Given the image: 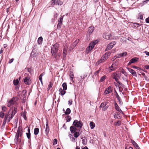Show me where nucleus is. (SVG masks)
I'll return each instance as SVG.
<instances>
[{
    "instance_id": "f257e3e1",
    "label": "nucleus",
    "mask_w": 149,
    "mask_h": 149,
    "mask_svg": "<svg viewBox=\"0 0 149 149\" xmlns=\"http://www.w3.org/2000/svg\"><path fill=\"white\" fill-rule=\"evenodd\" d=\"M17 108L14 107V109H10L8 113L5 115L4 119L7 121V122H9L13 118V117L17 113Z\"/></svg>"
},
{
    "instance_id": "f03ea898",
    "label": "nucleus",
    "mask_w": 149,
    "mask_h": 149,
    "mask_svg": "<svg viewBox=\"0 0 149 149\" xmlns=\"http://www.w3.org/2000/svg\"><path fill=\"white\" fill-rule=\"evenodd\" d=\"M58 47V43H56L52 46L51 49V52L52 56L56 59L58 58L59 56H58L57 54Z\"/></svg>"
},
{
    "instance_id": "7ed1b4c3",
    "label": "nucleus",
    "mask_w": 149,
    "mask_h": 149,
    "mask_svg": "<svg viewBox=\"0 0 149 149\" xmlns=\"http://www.w3.org/2000/svg\"><path fill=\"white\" fill-rule=\"evenodd\" d=\"M70 130L72 133H74V136L75 138H77L79 135V132H76L77 129L75 127L73 126H71L70 127Z\"/></svg>"
},
{
    "instance_id": "20e7f679",
    "label": "nucleus",
    "mask_w": 149,
    "mask_h": 149,
    "mask_svg": "<svg viewBox=\"0 0 149 149\" xmlns=\"http://www.w3.org/2000/svg\"><path fill=\"white\" fill-rule=\"evenodd\" d=\"M75 127L81 128H82L83 126V123L81 121H78L77 120H75L73 124Z\"/></svg>"
},
{
    "instance_id": "39448f33",
    "label": "nucleus",
    "mask_w": 149,
    "mask_h": 149,
    "mask_svg": "<svg viewBox=\"0 0 149 149\" xmlns=\"http://www.w3.org/2000/svg\"><path fill=\"white\" fill-rule=\"evenodd\" d=\"M118 62V61H116L115 63H113L111 66L109 67V70L110 72L115 70L116 68Z\"/></svg>"
},
{
    "instance_id": "423d86ee",
    "label": "nucleus",
    "mask_w": 149,
    "mask_h": 149,
    "mask_svg": "<svg viewBox=\"0 0 149 149\" xmlns=\"http://www.w3.org/2000/svg\"><path fill=\"white\" fill-rule=\"evenodd\" d=\"M22 134V133L20 130H18L16 134L15 138L14 139L15 142H17V140L20 138L19 135L21 136Z\"/></svg>"
},
{
    "instance_id": "0eeeda50",
    "label": "nucleus",
    "mask_w": 149,
    "mask_h": 149,
    "mask_svg": "<svg viewBox=\"0 0 149 149\" xmlns=\"http://www.w3.org/2000/svg\"><path fill=\"white\" fill-rule=\"evenodd\" d=\"M103 37L107 40L111 39L112 37L110 33H104L103 36Z\"/></svg>"
},
{
    "instance_id": "6e6552de",
    "label": "nucleus",
    "mask_w": 149,
    "mask_h": 149,
    "mask_svg": "<svg viewBox=\"0 0 149 149\" xmlns=\"http://www.w3.org/2000/svg\"><path fill=\"white\" fill-rule=\"evenodd\" d=\"M116 42L115 41L112 42L108 45L106 49V51H107L112 49L114 45H115Z\"/></svg>"
},
{
    "instance_id": "1a4fd4ad",
    "label": "nucleus",
    "mask_w": 149,
    "mask_h": 149,
    "mask_svg": "<svg viewBox=\"0 0 149 149\" xmlns=\"http://www.w3.org/2000/svg\"><path fill=\"white\" fill-rule=\"evenodd\" d=\"M24 81L25 84L28 85L30 84L31 83L30 78L28 77H25Z\"/></svg>"
},
{
    "instance_id": "9d476101",
    "label": "nucleus",
    "mask_w": 149,
    "mask_h": 149,
    "mask_svg": "<svg viewBox=\"0 0 149 149\" xmlns=\"http://www.w3.org/2000/svg\"><path fill=\"white\" fill-rule=\"evenodd\" d=\"M115 108L116 110L119 112L121 113H123V112L122 110L120 109L118 104L116 102H115L114 103Z\"/></svg>"
},
{
    "instance_id": "9b49d317",
    "label": "nucleus",
    "mask_w": 149,
    "mask_h": 149,
    "mask_svg": "<svg viewBox=\"0 0 149 149\" xmlns=\"http://www.w3.org/2000/svg\"><path fill=\"white\" fill-rule=\"evenodd\" d=\"M94 47L91 45V43L89 44V46L86 49V52L87 53H88L93 49Z\"/></svg>"
},
{
    "instance_id": "f8f14e48",
    "label": "nucleus",
    "mask_w": 149,
    "mask_h": 149,
    "mask_svg": "<svg viewBox=\"0 0 149 149\" xmlns=\"http://www.w3.org/2000/svg\"><path fill=\"white\" fill-rule=\"evenodd\" d=\"M127 69L128 71L134 76L137 77V75L136 74V72L134 70L129 68H127Z\"/></svg>"
},
{
    "instance_id": "ddd939ff",
    "label": "nucleus",
    "mask_w": 149,
    "mask_h": 149,
    "mask_svg": "<svg viewBox=\"0 0 149 149\" xmlns=\"http://www.w3.org/2000/svg\"><path fill=\"white\" fill-rule=\"evenodd\" d=\"M112 91L111 87V86H109L106 89L104 92V93L106 95L107 94L110 93Z\"/></svg>"
},
{
    "instance_id": "4468645a",
    "label": "nucleus",
    "mask_w": 149,
    "mask_h": 149,
    "mask_svg": "<svg viewBox=\"0 0 149 149\" xmlns=\"http://www.w3.org/2000/svg\"><path fill=\"white\" fill-rule=\"evenodd\" d=\"M94 30V27L93 26H90L89 27L88 33L89 35L91 34Z\"/></svg>"
},
{
    "instance_id": "2eb2a0df",
    "label": "nucleus",
    "mask_w": 149,
    "mask_h": 149,
    "mask_svg": "<svg viewBox=\"0 0 149 149\" xmlns=\"http://www.w3.org/2000/svg\"><path fill=\"white\" fill-rule=\"evenodd\" d=\"M138 58H133L128 63V65H130L131 63H134L138 61Z\"/></svg>"
},
{
    "instance_id": "dca6fc26",
    "label": "nucleus",
    "mask_w": 149,
    "mask_h": 149,
    "mask_svg": "<svg viewBox=\"0 0 149 149\" xmlns=\"http://www.w3.org/2000/svg\"><path fill=\"white\" fill-rule=\"evenodd\" d=\"M18 100V98L17 97H14L10 101L13 104H15Z\"/></svg>"
},
{
    "instance_id": "f3484780",
    "label": "nucleus",
    "mask_w": 149,
    "mask_h": 149,
    "mask_svg": "<svg viewBox=\"0 0 149 149\" xmlns=\"http://www.w3.org/2000/svg\"><path fill=\"white\" fill-rule=\"evenodd\" d=\"M79 42V40H76L72 44V46L71 47L70 49V50H72L76 45Z\"/></svg>"
},
{
    "instance_id": "a211bd4d",
    "label": "nucleus",
    "mask_w": 149,
    "mask_h": 149,
    "mask_svg": "<svg viewBox=\"0 0 149 149\" xmlns=\"http://www.w3.org/2000/svg\"><path fill=\"white\" fill-rule=\"evenodd\" d=\"M127 54L126 52H124L123 53L118 54L117 55L116 58H119L121 57H123L126 56Z\"/></svg>"
},
{
    "instance_id": "6ab92c4d",
    "label": "nucleus",
    "mask_w": 149,
    "mask_h": 149,
    "mask_svg": "<svg viewBox=\"0 0 149 149\" xmlns=\"http://www.w3.org/2000/svg\"><path fill=\"white\" fill-rule=\"evenodd\" d=\"M141 25V24H140L137 23H133L132 27L134 29H136Z\"/></svg>"
},
{
    "instance_id": "aec40b11",
    "label": "nucleus",
    "mask_w": 149,
    "mask_h": 149,
    "mask_svg": "<svg viewBox=\"0 0 149 149\" xmlns=\"http://www.w3.org/2000/svg\"><path fill=\"white\" fill-rule=\"evenodd\" d=\"M112 78L114 79L116 82L118 81V79L117 78V74L115 73H114L112 74Z\"/></svg>"
},
{
    "instance_id": "412c9836",
    "label": "nucleus",
    "mask_w": 149,
    "mask_h": 149,
    "mask_svg": "<svg viewBox=\"0 0 149 149\" xmlns=\"http://www.w3.org/2000/svg\"><path fill=\"white\" fill-rule=\"evenodd\" d=\"M67 53V50L66 48H64L63 53V59H64L66 58Z\"/></svg>"
},
{
    "instance_id": "4be33fe9",
    "label": "nucleus",
    "mask_w": 149,
    "mask_h": 149,
    "mask_svg": "<svg viewBox=\"0 0 149 149\" xmlns=\"http://www.w3.org/2000/svg\"><path fill=\"white\" fill-rule=\"evenodd\" d=\"M63 18V16H61L60 17V18H59V19L58 20V23L57 25V26H60V25H61L62 24Z\"/></svg>"
},
{
    "instance_id": "5701e85b",
    "label": "nucleus",
    "mask_w": 149,
    "mask_h": 149,
    "mask_svg": "<svg viewBox=\"0 0 149 149\" xmlns=\"http://www.w3.org/2000/svg\"><path fill=\"white\" fill-rule=\"evenodd\" d=\"M90 125L91 129H93L95 127V124L94 122L91 121L90 123Z\"/></svg>"
},
{
    "instance_id": "b1692460",
    "label": "nucleus",
    "mask_w": 149,
    "mask_h": 149,
    "mask_svg": "<svg viewBox=\"0 0 149 149\" xmlns=\"http://www.w3.org/2000/svg\"><path fill=\"white\" fill-rule=\"evenodd\" d=\"M65 91L63 90V89H62V88H60L59 90L61 94L62 95H64L66 93V92Z\"/></svg>"
},
{
    "instance_id": "393cba45",
    "label": "nucleus",
    "mask_w": 149,
    "mask_h": 149,
    "mask_svg": "<svg viewBox=\"0 0 149 149\" xmlns=\"http://www.w3.org/2000/svg\"><path fill=\"white\" fill-rule=\"evenodd\" d=\"M63 90H66L67 89V85L65 83H64L62 85Z\"/></svg>"
},
{
    "instance_id": "a878e982",
    "label": "nucleus",
    "mask_w": 149,
    "mask_h": 149,
    "mask_svg": "<svg viewBox=\"0 0 149 149\" xmlns=\"http://www.w3.org/2000/svg\"><path fill=\"white\" fill-rule=\"evenodd\" d=\"M39 129L38 128H35L34 130V134L35 135H37L39 133Z\"/></svg>"
},
{
    "instance_id": "bb28decb",
    "label": "nucleus",
    "mask_w": 149,
    "mask_h": 149,
    "mask_svg": "<svg viewBox=\"0 0 149 149\" xmlns=\"http://www.w3.org/2000/svg\"><path fill=\"white\" fill-rule=\"evenodd\" d=\"M56 3L58 5H61L63 4V2L59 0H56Z\"/></svg>"
},
{
    "instance_id": "cd10ccee",
    "label": "nucleus",
    "mask_w": 149,
    "mask_h": 149,
    "mask_svg": "<svg viewBox=\"0 0 149 149\" xmlns=\"http://www.w3.org/2000/svg\"><path fill=\"white\" fill-rule=\"evenodd\" d=\"M26 111H24L22 115V116L25 120H26L27 119V118L26 117Z\"/></svg>"
},
{
    "instance_id": "c85d7f7f",
    "label": "nucleus",
    "mask_w": 149,
    "mask_h": 149,
    "mask_svg": "<svg viewBox=\"0 0 149 149\" xmlns=\"http://www.w3.org/2000/svg\"><path fill=\"white\" fill-rule=\"evenodd\" d=\"M42 41V37H39L38 40V43L39 44L41 43Z\"/></svg>"
},
{
    "instance_id": "c756f323",
    "label": "nucleus",
    "mask_w": 149,
    "mask_h": 149,
    "mask_svg": "<svg viewBox=\"0 0 149 149\" xmlns=\"http://www.w3.org/2000/svg\"><path fill=\"white\" fill-rule=\"evenodd\" d=\"M102 59H103V60H105L108 58V57L107 56V55L105 54L102 57Z\"/></svg>"
},
{
    "instance_id": "7c9ffc66",
    "label": "nucleus",
    "mask_w": 149,
    "mask_h": 149,
    "mask_svg": "<svg viewBox=\"0 0 149 149\" xmlns=\"http://www.w3.org/2000/svg\"><path fill=\"white\" fill-rule=\"evenodd\" d=\"M98 42V41L97 40H95L93 42H91V45H92V46L94 47L95 45Z\"/></svg>"
},
{
    "instance_id": "2f4dec72",
    "label": "nucleus",
    "mask_w": 149,
    "mask_h": 149,
    "mask_svg": "<svg viewBox=\"0 0 149 149\" xmlns=\"http://www.w3.org/2000/svg\"><path fill=\"white\" fill-rule=\"evenodd\" d=\"M70 108H68L67 109L66 111L65 112V114L66 115H68L70 113Z\"/></svg>"
},
{
    "instance_id": "473e14b6",
    "label": "nucleus",
    "mask_w": 149,
    "mask_h": 149,
    "mask_svg": "<svg viewBox=\"0 0 149 149\" xmlns=\"http://www.w3.org/2000/svg\"><path fill=\"white\" fill-rule=\"evenodd\" d=\"M132 143L133 144L135 147H136L138 148H139L138 145L133 140H132Z\"/></svg>"
},
{
    "instance_id": "72a5a7b5",
    "label": "nucleus",
    "mask_w": 149,
    "mask_h": 149,
    "mask_svg": "<svg viewBox=\"0 0 149 149\" xmlns=\"http://www.w3.org/2000/svg\"><path fill=\"white\" fill-rule=\"evenodd\" d=\"M107 103L106 102H102L101 104L100 107L103 108L105 106L107 105Z\"/></svg>"
},
{
    "instance_id": "f704fd0d",
    "label": "nucleus",
    "mask_w": 149,
    "mask_h": 149,
    "mask_svg": "<svg viewBox=\"0 0 149 149\" xmlns=\"http://www.w3.org/2000/svg\"><path fill=\"white\" fill-rule=\"evenodd\" d=\"M31 56L33 57H35L36 56V52L33 50H32L31 52Z\"/></svg>"
},
{
    "instance_id": "c9c22d12",
    "label": "nucleus",
    "mask_w": 149,
    "mask_h": 149,
    "mask_svg": "<svg viewBox=\"0 0 149 149\" xmlns=\"http://www.w3.org/2000/svg\"><path fill=\"white\" fill-rule=\"evenodd\" d=\"M53 85V84L51 82H50L49 83V84L48 86V87L47 88V90L49 91L50 90V88L52 87Z\"/></svg>"
},
{
    "instance_id": "e433bc0d",
    "label": "nucleus",
    "mask_w": 149,
    "mask_h": 149,
    "mask_svg": "<svg viewBox=\"0 0 149 149\" xmlns=\"http://www.w3.org/2000/svg\"><path fill=\"white\" fill-rule=\"evenodd\" d=\"M6 122H7V121L4 119L2 125L1 126V128H4Z\"/></svg>"
},
{
    "instance_id": "4c0bfd02",
    "label": "nucleus",
    "mask_w": 149,
    "mask_h": 149,
    "mask_svg": "<svg viewBox=\"0 0 149 149\" xmlns=\"http://www.w3.org/2000/svg\"><path fill=\"white\" fill-rule=\"evenodd\" d=\"M19 83V81L17 79L16 80H14L13 81V84L14 85H17Z\"/></svg>"
},
{
    "instance_id": "58836bf2",
    "label": "nucleus",
    "mask_w": 149,
    "mask_h": 149,
    "mask_svg": "<svg viewBox=\"0 0 149 149\" xmlns=\"http://www.w3.org/2000/svg\"><path fill=\"white\" fill-rule=\"evenodd\" d=\"M103 61H104V60L103 59H102V58H101V59L99 60L96 63V65H99L100 63H102Z\"/></svg>"
},
{
    "instance_id": "ea45409f",
    "label": "nucleus",
    "mask_w": 149,
    "mask_h": 149,
    "mask_svg": "<svg viewBox=\"0 0 149 149\" xmlns=\"http://www.w3.org/2000/svg\"><path fill=\"white\" fill-rule=\"evenodd\" d=\"M114 125L116 126H119L121 125V122L118 121L117 122L115 123Z\"/></svg>"
},
{
    "instance_id": "a19ab883",
    "label": "nucleus",
    "mask_w": 149,
    "mask_h": 149,
    "mask_svg": "<svg viewBox=\"0 0 149 149\" xmlns=\"http://www.w3.org/2000/svg\"><path fill=\"white\" fill-rule=\"evenodd\" d=\"M106 78V76L105 75L102 76L100 79V81L101 82L104 81Z\"/></svg>"
},
{
    "instance_id": "79ce46f5",
    "label": "nucleus",
    "mask_w": 149,
    "mask_h": 149,
    "mask_svg": "<svg viewBox=\"0 0 149 149\" xmlns=\"http://www.w3.org/2000/svg\"><path fill=\"white\" fill-rule=\"evenodd\" d=\"M74 75L72 72H70V77L71 79L72 80L73 78L74 77Z\"/></svg>"
},
{
    "instance_id": "37998d69",
    "label": "nucleus",
    "mask_w": 149,
    "mask_h": 149,
    "mask_svg": "<svg viewBox=\"0 0 149 149\" xmlns=\"http://www.w3.org/2000/svg\"><path fill=\"white\" fill-rule=\"evenodd\" d=\"M122 73L124 74L125 76H127V73L123 70H122L121 71Z\"/></svg>"
},
{
    "instance_id": "c03bdc74",
    "label": "nucleus",
    "mask_w": 149,
    "mask_h": 149,
    "mask_svg": "<svg viewBox=\"0 0 149 149\" xmlns=\"http://www.w3.org/2000/svg\"><path fill=\"white\" fill-rule=\"evenodd\" d=\"M51 5L53 6L56 3L55 0H52L50 2Z\"/></svg>"
},
{
    "instance_id": "a18cd8bd",
    "label": "nucleus",
    "mask_w": 149,
    "mask_h": 149,
    "mask_svg": "<svg viewBox=\"0 0 149 149\" xmlns=\"http://www.w3.org/2000/svg\"><path fill=\"white\" fill-rule=\"evenodd\" d=\"M26 134L28 139H30L31 138V133H26Z\"/></svg>"
},
{
    "instance_id": "49530a36",
    "label": "nucleus",
    "mask_w": 149,
    "mask_h": 149,
    "mask_svg": "<svg viewBox=\"0 0 149 149\" xmlns=\"http://www.w3.org/2000/svg\"><path fill=\"white\" fill-rule=\"evenodd\" d=\"M4 116V113L2 111L0 112V117L1 118H3Z\"/></svg>"
},
{
    "instance_id": "de8ad7c7",
    "label": "nucleus",
    "mask_w": 149,
    "mask_h": 149,
    "mask_svg": "<svg viewBox=\"0 0 149 149\" xmlns=\"http://www.w3.org/2000/svg\"><path fill=\"white\" fill-rule=\"evenodd\" d=\"M108 107H109V106L107 105H106L104 107L102 108V110L103 111H105L108 108Z\"/></svg>"
},
{
    "instance_id": "09e8293b",
    "label": "nucleus",
    "mask_w": 149,
    "mask_h": 149,
    "mask_svg": "<svg viewBox=\"0 0 149 149\" xmlns=\"http://www.w3.org/2000/svg\"><path fill=\"white\" fill-rule=\"evenodd\" d=\"M21 136H20V138L17 140V142H15L17 144H18L21 142Z\"/></svg>"
},
{
    "instance_id": "8fccbe9b",
    "label": "nucleus",
    "mask_w": 149,
    "mask_h": 149,
    "mask_svg": "<svg viewBox=\"0 0 149 149\" xmlns=\"http://www.w3.org/2000/svg\"><path fill=\"white\" fill-rule=\"evenodd\" d=\"M12 105H13L11 102L9 100L7 104V106L8 107H10Z\"/></svg>"
},
{
    "instance_id": "3c124183",
    "label": "nucleus",
    "mask_w": 149,
    "mask_h": 149,
    "mask_svg": "<svg viewBox=\"0 0 149 149\" xmlns=\"http://www.w3.org/2000/svg\"><path fill=\"white\" fill-rule=\"evenodd\" d=\"M122 79L125 82H126L127 83V78L126 77H122Z\"/></svg>"
},
{
    "instance_id": "603ef678",
    "label": "nucleus",
    "mask_w": 149,
    "mask_h": 149,
    "mask_svg": "<svg viewBox=\"0 0 149 149\" xmlns=\"http://www.w3.org/2000/svg\"><path fill=\"white\" fill-rule=\"evenodd\" d=\"M117 82L119 85H120L121 86L124 87V85L121 83L119 80Z\"/></svg>"
},
{
    "instance_id": "864d4df0",
    "label": "nucleus",
    "mask_w": 149,
    "mask_h": 149,
    "mask_svg": "<svg viewBox=\"0 0 149 149\" xmlns=\"http://www.w3.org/2000/svg\"><path fill=\"white\" fill-rule=\"evenodd\" d=\"M49 132V127H46L45 130V132L46 134H47Z\"/></svg>"
},
{
    "instance_id": "5fc2aeb1",
    "label": "nucleus",
    "mask_w": 149,
    "mask_h": 149,
    "mask_svg": "<svg viewBox=\"0 0 149 149\" xmlns=\"http://www.w3.org/2000/svg\"><path fill=\"white\" fill-rule=\"evenodd\" d=\"M71 119V117L69 116H68L67 117V122H69L70 121Z\"/></svg>"
},
{
    "instance_id": "6e6d98bb",
    "label": "nucleus",
    "mask_w": 149,
    "mask_h": 149,
    "mask_svg": "<svg viewBox=\"0 0 149 149\" xmlns=\"http://www.w3.org/2000/svg\"><path fill=\"white\" fill-rule=\"evenodd\" d=\"M133 68H135V69H136L138 70H141V69L139 67H136V66H134L133 67Z\"/></svg>"
},
{
    "instance_id": "4d7b16f0",
    "label": "nucleus",
    "mask_w": 149,
    "mask_h": 149,
    "mask_svg": "<svg viewBox=\"0 0 149 149\" xmlns=\"http://www.w3.org/2000/svg\"><path fill=\"white\" fill-rule=\"evenodd\" d=\"M116 97L118 100H119L120 99V98L119 96V95H118V94L116 92Z\"/></svg>"
},
{
    "instance_id": "13d9d810",
    "label": "nucleus",
    "mask_w": 149,
    "mask_h": 149,
    "mask_svg": "<svg viewBox=\"0 0 149 149\" xmlns=\"http://www.w3.org/2000/svg\"><path fill=\"white\" fill-rule=\"evenodd\" d=\"M2 109L3 111H5L6 110V108L5 106H3L2 107Z\"/></svg>"
},
{
    "instance_id": "bf43d9fd",
    "label": "nucleus",
    "mask_w": 149,
    "mask_h": 149,
    "mask_svg": "<svg viewBox=\"0 0 149 149\" xmlns=\"http://www.w3.org/2000/svg\"><path fill=\"white\" fill-rule=\"evenodd\" d=\"M57 140L56 139H54V140L53 144L56 145L57 144Z\"/></svg>"
},
{
    "instance_id": "052dcab7",
    "label": "nucleus",
    "mask_w": 149,
    "mask_h": 149,
    "mask_svg": "<svg viewBox=\"0 0 149 149\" xmlns=\"http://www.w3.org/2000/svg\"><path fill=\"white\" fill-rule=\"evenodd\" d=\"M58 14L57 13H55L54 15V19H56L58 16Z\"/></svg>"
},
{
    "instance_id": "680f3d73",
    "label": "nucleus",
    "mask_w": 149,
    "mask_h": 149,
    "mask_svg": "<svg viewBox=\"0 0 149 149\" xmlns=\"http://www.w3.org/2000/svg\"><path fill=\"white\" fill-rule=\"evenodd\" d=\"M39 79L41 83L42 84V77L40 75V76L39 77Z\"/></svg>"
},
{
    "instance_id": "e2e57ef3",
    "label": "nucleus",
    "mask_w": 149,
    "mask_h": 149,
    "mask_svg": "<svg viewBox=\"0 0 149 149\" xmlns=\"http://www.w3.org/2000/svg\"><path fill=\"white\" fill-rule=\"evenodd\" d=\"M82 143L84 145H86V142L85 139L82 140Z\"/></svg>"
},
{
    "instance_id": "0e129e2a",
    "label": "nucleus",
    "mask_w": 149,
    "mask_h": 149,
    "mask_svg": "<svg viewBox=\"0 0 149 149\" xmlns=\"http://www.w3.org/2000/svg\"><path fill=\"white\" fill-rule=\"evenodd\" d=\"M105 54L107 55V56L108 57H109V56H110L111 54V53L110 52H107Z\"/></svg>"
},
{
    "instance_id": "69168bd1",
    "label": "nucleus",
    "mask_w": 149,
    "mask_h": 149,
    "mask_svg": "<svg viewBox=\"0 0 149 149\" xmlns=\"http://www.w3.org/2000/svg\"><path fill=\"white\" fill-rule=\"evenodd\" d=\"M72 101L71 100H69L68 101V104L70 105H71L72 104Z\"/></svg>"
},
{
    "instance_id": "338daca9",
    "label": "nucleus",
    "mask_w": 149,
    "mask_h": 149,
    "mask_svg": "<svg viewBox=\"0 0 149 149\" xmlns=\"http://www.w3.org/2000/svg\"><path fill=\"white\" fill-rule=\"evenodd\" d=\"M146 21L147 23H149V17H148L146 19Z\"/></svg>"
},
{
    "instance_id": "774afa93",
    "label": "nucleus",
    "mask_w": 149,
    "mask_h": 149,
    "mask_svg": "<svg viewBox=\"0 0 149 149\" xmlns=\"http://www.w3.org/2000/svg\"><path fill=\"white\" fill-rule=\"evenodd\" d=\"M144 53L146 54V55L149 56V52L146 51L144 52Z\"/></svg>"
}]
</instances>
